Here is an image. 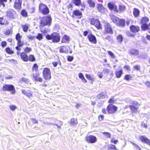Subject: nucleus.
I'll return each mask as SVG.
<instances>
[{
	"label": "nucleus",
	"mask_w": 150,
	"mask_h": 150,
	"mask_svg": "<svg viewBox=\"0 0 150 150\" xmlns=\"http://www.w3.org/2000/svg\"><path fill=\"white\" fill-rule=\"evenodd\" d=\"M52 19L50 16L43 17L40 20V23L41 32L43 33H46L50 31L48 27L44 28L46 26H49L51 25Z\"/></svg>",
	"instance_id": "1"
},
{
	"label": "nucleus",
	"mask_w": 150,
	"mask_h": 150,
	"mask_svg": "<svg viewBox=\"0 0 150 150\" xmlns=\"http://www.w3.org/2000/svg\"><path fill=\"white\" fill-rule=\"evenodd\" d=\"M46 38L48 40H52L54 42H58L60 40V37L57 33H54L51 35H47Z\"/></svg>",
	"instance_id": "2"
},
{
	"label": "nucleus",
	"mask_w": 150,
	"mask_h": 150,
	"mask_svg": "<svg viewBox=\"0 0 150 150\" xmlns=\"http://www.w3.org/2000/svg\"><path fill=\"white\" fill-rule=\"evenodd\" d=\"M3 91H10L12 94H14L16 92L14 86L12 85H5L3 87Z\"/></svg>",
	"instance_id": "3"
},
{
	"label": "nucleus",
	"mask_w": 150,
	"mask_h": 150,
	"mask_svg": "<svg viewBox=\"0 0 150 150\" xmlns=\"http://www.w3.org/2000/svg\"><path fill=\"white\" fill-rule=\"evenodd\" d=\"M43 74L45 80H50L51 78L50 71L49 69L45 68L43 71Z\"/></svg>",
	"instance_id": "4"
},
{
	"label": "nucleus",
	"mask_w": 150,
	"mask_h": 150,
	"mask_svg": "<svg viewBox=\"0 0 150 150\" xmlns=\"http://www.w3.org/2000/svg\"><path fill=\"white\" fill-rule=\"evenodd\" d=\"M39 9L43 14H47L49 13V10L48 7L42 3H41L40 4Z\"/></svg>",
	"instance_id": "5"
},
{
	"label": "nucleus",
	"mask_w": 150,
	"mask_h": 150,
	"mask_svg": "<svg viewBox=\"0 0 150 150\" xmlns=\"http://www.w3.org/2000/svg\"><path fill=\"white\" fill-rule=\"evenodd\" d=\"M117 108L116 106L112 104L109 105L107 107V111L110 114H112L115 113L117 110Z\"/></svg>",
	"instance_id": "6"
},
{
	"label": "nucleus",
	"mask_w": 150,
	"mask_h": 150,
	"mask_svg": "<svg viewBox=\"0 0 150 150\" xmlns=\"http://www.w3.org/2000/svg\"><path fill=\"white\" fill-rule=\"evenodd\" d=\"M104 27L105 31L106 32L110 34L113 33L112 28L109 23H105Z\"/></svg>",
	"instance_id": "7"
},
{
	"label": "nucleus",
	"mask_w": 150,
	"mask_h": 150,
	"mask_svg": "<svg viewBox=\"0 0 150 150\" xmlns=\"http://www.w3.org/2000/svg\"><path fill=\"white\" fill-rule=\"evenodd\" d=\"M97 99L100 100H107L108 98V96L104 92L98 94L96 96Z\"/></svg>",
	"instance_id": "8"
},
{
	"label": "nucleus",
	"mask_w": 150,
	"mask_h": 150,
	"mask_svg": "<svg viewBox=\"0 0 150 150\" xmlns=\"http://www.w3.org/2000/svg\"><path fill=\"white\" fill-rule=\"evenodd\" d=\"M86 141L89 143H94L97 141L96 137L93 135H90L86 139Z\"/></svg>",
	"instance_id": "9"
},
{
	"label": "nucleus",
	"mask_w": 150,
	"mask_h": 150,
	"mask_svg": "<svg viewBox=\"0 0 150 150\" xmlns=\"http://www.w3.org/2000/svg\"><path fill=\"white\" fill-rule=\"evenodd\" d=\"M91 24L94 25L97 28H100V23L98 20L93 18L91 20Z\"/></svg>",
	"instance_id": "10"
},
{
	"label": "nucleus",
	"mask_w": 150,
	"mask_h": 150,
	"mask_svg": "<svg viewBox=\"0 0 150 150\" xmlns=\"http://www.w3.org/2000/svg\"><path fill=\"white\" fill-rule=\"evenodd\" d=\"M87 37L90 42L94 44L96 43L97 40L95 36L92 34H89Z\"/></svg>",
	"instance_id": "11"
},
{
	"label": "nucleus",
	"mask_w": 150,
	"mask_h": 150,
	"mask_svg": "<svg viewBox=\"0 0 150 150\" xmlns=\"http://www.w3.org/2000/svg\"><path fill=\"white\" fill-rule=\"evenodd\" d=\"M32 76L35 81H39L40 82L42 81L43 79L42 77H40L39 74L37 72L35 74H33Z\"/></svg>",
	"instance_id": "12"
},
{
	"label": "nucleus",
	"mask_w": 150,
	"mask_h": 150,
	"mask_svg": "<svg viewBox=\"0 0 150 150\" xmlns=\"http://www.w3.org/2000/svg\"><path fill=\"white\" fill-rule=\"evenodd\" d=\"M21 0H15L14 5V8L17 10H20L21 8Z\"/></svg>",
	"instance_id": "13"
},
{
	"label": "nucleus",
	"mask_w": 150,
	"mask_h": 150,
	"mask_svg": "<svg viewBox=\"0 0 150 150\" xmlns=\"http://www.w3.org/2000/svg\"><path fill=\"white\" fill-rule=\"evenodd\" d=\"M22 93L29 98H30L33 96V93L30 90H22Z\"/></svg>",
	"instance_id": "14"
},
{
	"label": "nucleus",
	"mask_w": 150,
	"mask_h": 150,
	"mask_svg": "<svg viewBox=\"0 0 150 150\" xmlns=\"http://www.w3.org/2000/svg\"><path fill=\"white\" fill-rule=\"evenodd\" d=\"M6 13L7 17L12 18H14L15 12L13 10L9 9L7 11Z\"/></svg>",
	"instance_id": "15"
},
{
	"label": "nucleus",
	"mask_w": 150,
	"mask_h": 150,
	"mask_svg": "<svg viewBox=\"0 0 150 150\" xmlns=\"http://www.w3.org/2000/svg\"><path fill=\"white\" fill-rule=\"evenodd\" d=\"M97 8L98 11L101 13H104L106 11V9L101 4H98Z\"/></svg>",
	"instance_id": "16"
},
{
	"label": "nucleus",
	"mask_w": 150,
	"mask_h": 150,
	"mask_svg": "<svg viewBox=\"0 0 150 150\" xmlns=\"http://www.w3.org/2000/svg\"><path fill=\"white\" fill-rule=\"evenodd\" d=\"M20 56L21 59L23 61L27 62L28 61V57L25 52H22Z\"/></svg>",
	"instance_id": "17"
},
{
	"label": "nucleus",
	"mask_w": 150,
	"mask_h": 150,
	"mask_svg": "<svg viewBox=\"0 0 150 150\" xmlns=\"http://www.w3.org/2000/svg\"><path fill=\"white\" fill-rule=\"evenodd\" d=\"M108 6L109 8L111 10H114V11L117 12L118 11L117 7L115 4L111 3H109L108 4Z\"/></svg>",
	"instance_id": "18"
},
{
	"label": "nucleus",
	"mask_w": 150,
	"mask_h": 150,
	"mask_svg": "<svg viewBox=\"0 0 150 150\" xmlns=\"http://www.w3.org/2000/svg\"><path fill=\"white\" fill-rule=\"evenodd\" d=\"M73 15H72V17H74V16L75 15L76 16H79L80 17L79 18H81V16L82 15V14L81 12L78 9H76L72 13Z\"/></svg>",
	"instance_id": "19"
},
{
	"label": "nucleus",
	"mask_w": 150,
	"mask_h": 150,
	"mask_svg": "<svg viewBox=\"0 0 150 150\" xmlns=\"http://www.w3.org/2000/svg\"><path fill=\"white\" fill-rule=\"evenodd\" d=\"M130 30L132 32L137 33L139 30V28L138 26L132 25L130 27Z\"/></svg>",
	"instance_id": "20"
},
{
	"label": "nucleus",
	"mask_w": 150,
	"mask_h": 150,
	"mask_svg": "<svg viewBox=\"0 0 150 150\" xmlns=\"http://www.w3.org/2000/svg\"><path fill=\"white\" fill-rule=\"evenodd\" d=\"M69 41V36L64 35L63 37L62 40V42L66 43L68 42Z\"/></svg>",
	"instance_id": "21"
},
{
	"label": "nucleus",
	"mask_w": 150,
	"mask_h": 150,
	"mask_svg": "<svg viewBox=\"0 0 150 150\" xmlns=\"http://www.w3.org/2000/svg\"><path fill=\"white\" fill-rule=\"evenodd\" d=\"M123 74V71L122 69L118 70L116 71V76L117 78H120Z\"/></svg>",
	"instance_id": "22"
},
{
	"label": "nucleus",
	"mask_w": 150,
	"mask_h": 150,
	"mask_svg": "<svg viewBox=\"0 0 150 150\" xmlns=\"http://www.w3.org/2000/svg\"><path fill=\"white\" fill-rule=\"evenodd\" d=\"M18 82L20 83H24L26 84H28L29 83V80L28 79L23 77L19 79Z\"/></svg>",
	"instance_id": "23"
},
{
	"label": "nucleus",
	"mask_w": 150,
	"mask_h": 150,
	"mask_svg": "<svg viewBox=\"0 0 150 150\" xmlns=\"http://www.w3.org/2000/svg\"><path fill=\"white\" fill-rule=\"evenodd\" d=\"M125 20L124 19H119L117 23V25L119 26H123L125 25Z\"/></svg>",
	"instance_id": "24"
},
{
	"label": "nucleus",
	"mask_w": 150,
	"mask_h": 150,
	"mask_svg": "<svg viewBox=\"0 0 150 150\" xmlns=\"http://www.w3.org/2000/svg\"><path fill=\"white\" fill-rule=\"evenodd\" d=\"M140 12L139 10L136 8H134L133 9V14L135 17L138 16Z\"/></svg>",
	"instance_id": "25"
},
{
	"label": "nucleus",
	"mask_w": 150,
	"mask_h": 150,
	"mask_svg": "<svg viewBox=\"0 0 150 150\" xmlns=\"http://www.w3.org/2000/svg\"><path fill=\"white\" fill-rule=\"evenodd\" d=\"M149 18L147 17H143L141 20V23L142 24H146L149 21Z\"/></svg>",
	"instance_id": "26"
},
{
	"label": "nucleus",
	"mask_w": 150,
	"mask_h": 150,
	"mask_svg": "<svg viewBox=\"0 0 150 150\" xmlns=\"http://www.w3.org/2000/svg\"><path fill=\"white\" fill-rule=\"evenodd\" d=\"M78 123L77 119L73 118L70 120V125L73 126L77 124Z\"/></svg>",
	"instance_id": "27"
},
{
	"label": "nucleus",
	"mask_w": 150,
	"mask_h": 150,
	"mask_svg": "<svg viewBox=\"0 0 150 150\" xmlns=\"http://www.w3.org/2000/svg\"><path fill=\"white\" fill-rule=\"evenodd\" d=\"M130 53L132 55H134L135 56L139 54L138 51L135 49H132L130 51Z\"/></svg>",
	"instance_id": "28"
},
{
	"label": "nucleus",
	"mask_w": 150,
	"mask_h": 150,
	"mask_svg": "<svg viewBox=\"0 0 150 150\" xmlns=\"http://www.w3.org/2000/svg\"><path fill=\"white\" fill-rule=\"evenodd\" d=\"M111 18L112 21L114 23H115L116 24H117L118 21L119 19V18L118 17L114 15H112L111 16Z\"/></svg>",
	"instance_id": "29"
},
{
	"label": "nucleus",
	"mask_w": 150,
	"mask_h": 150,
	"mask_svg": "<svg viewBox=\"0 0 150 150\" xmlns=\"http://www.w3.org/2000/svg\"><path fill=\"white\" fill-rule=\"evenodd\" d=\"M87 3L90 7L93 8L95 6V3L92 0H88Z\"/></svg>",
	"instance_id": "30"
},
{
	"label": "nucleus",
	"mask_w": 150,
	"mask_h": 150,
	"mask_svg": "<svg viewBox=\"0 0 150 150\" xmlns=\"http://www.w3.org/2000/svg\"><path fill=\"white\" fill-rule=\"evenodd\" d=\"M141 28L142 30L145 31L149 28V25L146 24H142Z\"/></svg>",
	"instance_id": "31"
},
{
	"label": "nucleus",
	"mask_w": 150,
	"mask_h": 150,
	"mask_svg": "<svg viewBox=\"0 0 150 150\" xmlns=\"http://www.w3.org/2000/svg\"><path fill=\"white\" fill-rule=\"evenodd\" d=\"M130 108L131 110L133 112H137V108H138V107L132 105L130 106Z\"/></svg>",
	"instance_id": "32"
},
{
	"label": "nucleus",
	"mask_w": 150,
	"mask_h": 150,
	"mask_svg": "<svg viewBox=\"0 0 150 150\" xmlns=\"http://www.w3.org/2000/svg\"><path fill=\"white\" fill-rule=\"evenodd\" d=\"M125 9L126 7L124 5H120L119 6V11L120 12L123 11Z\"/></svg>",
	"instance_id": "33"
},
{
	"label": "nucleus",
	"mask_w": 150,
	"mask_h": 150,
	"mask_svg": "<svg viewBox=\"0 0 150 150\" xmlns=\"http://www.w3.org/2000/svg\"><path fill=\"white\" fill-rule=\"evenodd\" d=\"M73 3L76 6H79L81 4V0H73Z\"/></svg>",
	"instance_id": "34"
},
{
	"label": "nucleus",
	"mask_w": 150,
	"mask_h": 150,
	"mask_svg": "<svg viewBox=\"0 0 150 150\" xmlns=\"http://www.w3.org/2000/svg\"><path fill=\"white\" fill-rule=\"evenodd\" d=\"M28 60L31 62H34L35 60V59L33 55L30 54L28 57Z\"/></svg>",
	"instance_id": "35"
},
{
	"label": "nucleus",
	"mask_w": 150,
	"mask_h": 150,
	"mask_svg": "<svg viewBox=\"0 0 150 150\" xmlns=\"http://www.w3.org/2000/svg\"><path fill=\"white\" fill-rule=\"evenodd\" d=\"M108 150H117L115 146L112 144L110 145L108 147Z\"/></svg>",
	"instance_id": "36"
},
{
	"label": "nucleus",
	"mask_w": 150,
	"mask_h": 150,
	"mask_svg": "<svg viewBox=\"0 0 150 150\" xmlns=\"http://www.w3.org/2000/svg\"><path fill=\"white\" fill-rule=\"evenodd\" d=\"M6 51L7 53L9 54H12L14 53L13 51L11 50L10 48L9 47L6 48Z\"/></svg>",
	"instance_id": "37"
},
{
	"label": "nucleus",
	"mask_w": 150,
	"mask_h": 150,
	"mask_svg": "<svg viewBox=\"0 0 150 150\" xmlns=\"http://www.w3.org/2000/svg\"><path fill=\"white\" fill-rule=\"evenodd\" d=\"M117 39L118 40V41L120 43L123 40V37L121 35H118L117 37Z\"/></svg>",
	"instance_id": "38"
},
{
	"label": "nucleus",
	"mask_w": 150,
	"mask_h": 150,
	"mask_svg": "<svg viewBox=\"0 0 150 150\" xmlns=\"http://www.w3.org/2000/svg\"><path fill=\"white\" fill-rule=\"evenodd\" d=\"M67 48V46H62L60 49L59 52L61 53H64L66 52V51L65 50Z\"/></svg>",
	"instance_id": "39"
},
{
	"label": "nucleus",
	"mask_w": 150,
	"mask_h": 150,
	"mask_svg": "<svg viewBox=\"0 0 150 150\" xmlns=\"http://www.w3.org/2000/svg\"><path fill=\"white\" fill-rule=\"evenodd\" d=\"M132 78V76L129 75H126L125 76L124 79L127 81L131 79Z\"/></svg>",
	"instance_id": "40"
},
{
	"label": "nucleus",
	"mask_w": 150,
	"mask_h": 150,
	"mask_svg": "<svg viewBox=\"0 0 150 150\" xmlns=\"http://www.w3.org/2000/svg\"><path fill=\"white\" fill-rule=\"evenodd\" d=\"M11 32H12V29L11 28H10V29H8L6 30L4 34L6 35H9Z\"/></svg>",
	"instance_id": "41"
},
{
	"label": "nucleus",
	"mask_w": 150,
	"mask_h": 150,
	"mask_svg": "<svg viewBox=\"0 0 150 150\" xmlns=\"http://www.w3.org/2000/svg\"><path fill=\"white\" fill-rule=\"evenodd\" d=\"M22 27L24 31L26 32L27 31L28 28V25H23L22 26Z\"/></svg>",
	"instance_id": "42"
},
{
	"label": "nucleus",
	"mask_w": 150,
	"mask_h": 150,
	"mask_svg": "<svg viewBox=\"0 0 150 150\" xmlns=\"http://www.w3.org/2000/svg\"><path fill=\"white\" fill-rule=\"evenodd\" d=\"M21 13L22 15L24 17H26L27 16V12L25 10H22L21 12Z\"/></svg>",
	"instance_id": "43"
},
{
	"label": "nucleus",
	"mask_w": 150,
	"mask_h": 150,
	"mask_svg": "<svg viewBox=\"0 0 150 150\" xmlns=\"http://www.w3.org/2000/svg\"><path fill=\"white\" fill-rule=\"evenodd\" d=\"M147 138L144 136H142L139 137L140 139L142 142H144Z\"/></svg>",
	"instance_id": "44"
},
{
	"label": "nucleus",
	"mask_w": 150,
	"mask_h": 150,
	"mask_svg": "<svg viewBox=\"0 0 150 150\" xmlns=\"http://www.w3.org/2000/svg\"><path fill=\"white\" fill-rule=\"evenodd\" d=\"M21 37L22 36L20 35L19 33H18L16 36V38L17 41H19L21 40Z\"/></svg>",
	"instance_id": "45"
},
{
	"label": "nucleus",
	"mask_w": 150,
	"mask_h": 150,
	"mask_svg": "<svg viewBox=\"0 0 150 150\" xmlns=\"http://www.w3.org/2000/svg\"><path fill=\"white\" fill-rule=\"evenodd\" d=\"M103 134L108 138L110 137L111 136L110 134L108 132H104L103 133Z\"/></svg>",
	"instance_id": "46"
},
{
	"label": "nucleus",
	"mask_w": 150,
	"mask_h": 150,
	"mask_svg": "<svg viewBox=\"0 0 150 150\" xmlns=\"http://www.w3.org/2000/svg\"><path fill=\"white\" fill-rule=\"evenodd\" d=\"M86 77L88 79L93 81L94 79L90 75L86 74Z\"/></svg>",
	"instance_id": "47"
},
{
	"label": "nucleus",
	"mask_w": 150,
	"mask_h": 150,
	"mask_svg": "<svg viewBox=\"0 0 150 150\" xmlns=\"http://www.w3.org/2000/svg\"><path fill=\"white\" fill-rule=\"evenodd\" d=\"M31 50L32 49L31 48L27 47L24 49V51L25 53H29L30 52Z\"/></svg>",
	"instance_id": "48"
},
{
	"label": "nucleus",
	"mask_w": 150,
	"mask_h": 150,
	"mask_svg": "<svg viewBox=\"0 0 150 150\" xmlns=\"http://www.w3.org/2000/svg\"><path fill=\"white\" fill-rule=\"evenodd\" d=\"M17 45L19 47H21L24 45L23 42H21V40L18 41Z\"/></svg>",
	"instance_id": "49"
},
{
	"label": "nucleus",
	"mask_w": 150,
	"mask_h": 150,
	"mask_svg": "<svg viewBox=\"0 0 150 150\" xmlns=\"http://www.w3.org/2000/svg\"><path fill=\"white\" fill-rule=\"evenodd\" d=\"M131 143L135 148L137 149L138 150H141L140 148L138 145L133 142H132Z\"/></svg>",
	"instance_id": "50"
},
{
	"label": "nucleus",
	"mask_w": 150,
	"mask_h": 150,
	"mask_svg": "<svg viewBox=\"0 0 150 150\" xmlns=\"http://www.w3.org/2000/svg\"><path fill=\"white\" fill-rule=\"evenodd\" d=\"M42 35L40 33L38 34V36L36 37V38L39 40L42 39Z\"/></svg>",
	"instance_id": "51"
},
{
	"label": "nucleus",
	"mask_w": 150,
	"mask_h": 150,
	"mask_svg": "<svg viewBox=\"0 0 150 150\" xmlns=\"http://www.w3.org/2000/svg\"><path fill=\"white\" fill-rule=\"evenodd\" d=\"M109 70L107 69H104L103 70V72L105 74H108L109 73Z\"/></svg>",
	"instance_id": "52"
},
{
	"label": "nucleus",
	"mask_w": 150,
	"mask_h": 150,
	"mask_svg": "<svg viewBox=\"0 0 150 150\" xmlns=\"http://www.w3.org/2000/svg\"><path fill=\"white\" fill-rule=\"evenodd\" d=\"M10 108L12 110L14 111L17 108V107L14 105H10Z\"/></svg>",
	"instance_id": "53"
},
{
	"label": "nucleus",
	"mask_w": 150,
	"mask_h": 150,
	"mask_svg": "<svg viewBox=\"0 0 150 150\" xmlns=\"http://www.w3.org/2000/svg\"><path fill=\"white\" fill-rule=\"evenodd\" d=\"M7 0H0V4L3 5V7L5 6V4H4V2H6Z\"/></svg>",
	"instance_id": "54"
},
{
	"label": "nucleus",
	"mask_w": 150,
	"mask_h": 150,
	"mask_svg": "<svg viewBox=\"0 0 150 150\" xmlns=\"http://www.w3.org/2000/svg\"><path fill=\"white\" fill-rule=\"evenodd\" d=\"M108 54L112 57V58H114L115 57L114 54L111 51H108Z\"/></svg>",
	"instance_id": "55"
},
{
	"label": "nucleus",
	"mask_w": 150,
	"mask_h": 150,
	"mask_svg": "<svg viewBox=\"0 0 150 150\" xmlns=\"http://www.w3.org/2000/svg\"><path fill=\"white\" fill-rule=\"evenodd\" d=\"M110 141L111 143L116 144L118 142V140H115L113 138H112L111 139Z\"/></svg>",
	"instance_id": "56"
},
{
	"label": "nucleus",
	"mask_w": 150,
	"mask_h": 150,
	"mask_svg": "<svg viewBox=\"0 0 150 150\" xmlns=\"http://www.w3.org/2000/svg\"><path fill=\"white\" fill-rule=\"evenodd\" d=\"M74 58L73 56H68L67 57V60L70 62L72 61L73 59Z\"/></svg>",
	"instance_id": "57"
},
{
	"label": "nucleus",
	"mask_w": 150,
	"mask_h": 150,
	"mask_svg": "<svg viewBox=\"0 0 150 150\" xmlns=\"http://www.w3.org/2000/svg\"><path fill=\"white\" fill-rule=\"evenodd\" d=\"M38 66L36 64H34L33 67V69L36 71L38 69Z\"/></svg>",
	"instance_id": "58"
},
{
	"label": "nucleus",
	"mask_w": 150,
	"mask_h": 150,
	"mask_svg": "<svg viewBox=\"0 0 150 150\" xmlns=\"http://www.w3.org/2000/svg\"><path fill=\"white\" fill-rule=\"evenodd\" d=\"M7 42L6 41H3L1 43V45L3 47L6 46L7 45Z\"/></svg>",
	"instance_id": "59"
},
{
	"label": "nucleus",
	"mask_w": 150,
	"mask_h": 150,
	"mask_svg": "<svg viewBox=\"0 0 150 150\" xmlns=\"http://www.w3.org/2000/svg\"><path fill=\"white\" fill-rule=\"evenodd\" d=\"M134 68L136 69L137 70H139L140 69V66L139 65H135L134 67Z\"/></svg>",
	"instance_id": "60"
},
{
	"label": "nucleus",
	"mask_w": 150,
	"mask_h": 150,
	"mask_svg": "<svg viewBox=\"0 0 150 150\" xmlns=\"http://www.w3.org/2000/svg\"><path fill=\"white\" fill-rule=\"evenodd\" d=\"M97 75L100 78H102L103 76V75L102 73L100 72H98Z\"/></svg>",
	"instance_id": "61"
},
{
	"label": "nucleus",
	"mask_w": 150,
	"mask_h": 150,
	"mask_svg": "<svg viewBox=\"0 0 150 150\" xmlns=\"http://www.w3.org/2000/svg\"><path fill=\"white\" fill-rule=\"evenodd\" d=\"M31 120H32L33 123L37 124L38 123V121L35 118H31Z\"/></svg>",
	"instance_id": "62"
},
{
	"label": "nucleus",
	"mask_w": 150,
	"mask_h": 150,
	"mask_svg": "<svg viewBox=\"0 0 150 150\" xmlns=\"http://www.w3.org/2000/svg\"><path fill=\"white\" fill-rule=\"evenodd\" d=\"M27 37L29 39H31V40H33L35 38V37L33 36H32L30 35H29L27 36Z\"/></svg>",
	"instance_id": "63"
},
{
	"label": "nucleus",
	"mask_w": 150,
	"mask_h": 150,
	"mask_svg": "<svg viewBox=\"0 0 150 150\" xmlns=\"http://www.w3.org/2000/svg\"><path fill=\"white\" fill-rule=\"evenodd\" d=\"M145 143L147 144L150 145V140L149 139L147 138L144 142Z\"/></svg>",
	"instance_id": "64"
}]
</instances>
